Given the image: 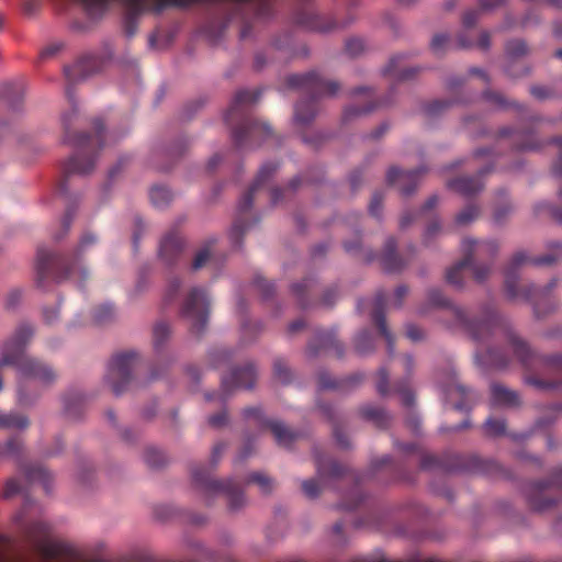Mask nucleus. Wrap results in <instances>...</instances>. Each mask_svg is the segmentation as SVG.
<instances>
[{
  "label": "nucleus",
  "instance_id": "obj_1",
  "mask_svg": "<svg viewBox=\"0 0 562 562\" xmlns=\"http://www.w3.org/2000/svg\"><path fill=\"white\" fill-rule=\"evenodd\" d=\"M427 303L440 307L439 319L450 330L463 331L475 341H486L492 336L505 339L521 362L530 356L528 345L514 331L508 322L502 317L491 304L483 305L477 316L450 302L440 290L430 289L427 292Z\"/></svg>",
  "mask_w": 562,
  "mask_h": 562
},
{
  "label": "nucleus",
  "instance_id": "obj_2",
  "mask_svg": "<svg viewBox=\"0 0 562 562\" xmlns=\"http://www.w3.org/2000/svg\"><path fill=\"white\" fill-rule=\"evenodd\" d=\"M529 261L527 255L519 251L514 255L505 269V291L510 300H526L533 305L535 313L541 316L546 313L554 311L557 303L551 300L553 290L558 286V279H551L546 285L537 286L530 284L521 290L517 288L518 269Z\"/></svg>",
  "mask_w": 562,
  "mask_h": 562
},
{
  "label": "nucleus",
  "instance_id": "obj_3",
  "mask_svg": "<svg viewBox=\"0 0 562 562\" xmlns=\"http://www.w3.org/2000/svg\"><path fill=\"white\" fill-rule=\"evenodd\" d=\"M192 482L202 494L206 503L217 495H225L231 510H238L246 504L245 495L235 479L214 480L210 473V467L195 464L191 468Z\"/></svg>",
  "mask_w": 562,
  "mask_h": 562
},
{
  "label": "nucleus",
  "instance_id": "obj_4",
  "mask_svg": "<svg viewBox=\"0 0 562 562\" xmlns=\"http://www.w3.org/2000/svg\"><path fill=\"white\" fill-rule=\"evenodd\" d=\"M140 361L139 353L136 351H125L115 355L110 361L105 375L104 384L115 395H121L127 390L133 381V371Z\"/></svg>",
  "mask_w": 562,
  "mask_h": 562
},
{
  "label": "nucleus",
  "instance_id": "obj_5",
  "mask_svg": "<svg viewBox=\"0 0 562 562\" xmlns=\"http://www.w3.org/2000/svg\"><path fill=\"white\" fill-rule=\"evenodd\" d=\"M278 165L276 162L263 164L255 178L249 190L240 198L237 204V216L231 231V237L234 243L238 241V238L248 229L249 224L246 223L245 217L251 210L255 194L262 189L277 171Z\"/></svg>",
  "mask_w": 562,
  "mask_h": 562
},
{
  "label": "nucleus",
  "instance_id": "obj_6",
  "mask_svg": "<svg viewBox=\"0 0 562 562\" xmlns=\"http://www.w3.org/2000/svg\"><path fill=\"white\" fill-rule=\"evenodd\" d=\"M211 299L207 291L201 286L191 288L182 303L181 314L189 319L198 333L206 325Z\"/></svg>",
  "mask_w": 562,
  "mask_h": 562
},
{
  "label": "nucleus",
  "instance_id": "obj_7",
  "mask_svg": "<svg viewBox=\"0 0 562 562\" xmlns=\"http://www.w3.org/2000/svg\"><path fill=\"white\" fill-rule=\"evenodd\" d=\"M10 358L12 359L11 366L16 369L20 378L37 381L44 389L57 381L58 374L55 369L37 358L31 356L22 359Z\"/></svg>",
  "mask_w": 562,
  "mask_h": 562
},
{
  "label": "nucleus",
  "instance_id": "obj_8",
  "mask_svg": "<svg viewBox=\"0 0 562 562\" xmlns=\"http://www.w3.org/2000/svg\"><path fill=\"white\" fill-rule=\"evenodd\" d=\"M97 243V236L92 233H86L82 235L74 255V260L68 263H64L61 271L55 274V279L59 282L63 280H72L79 288H82L83 282L89 277V271L81 263V257L83 254Z\"/></svg>",
  "mask_w": 562,
  "mask_h": 562
},
{
  "label": "nucleus",
  "instance_id": "obj_9",
  "mask_svg": "<svg viewBox=\"0 0 562 562\" xmlns=\"http://www.w3.org/2000/svg\"><path fill=\"white\" fill-rule=\"evenodd\" d=\"M476 245L479 246L480 252L493 254L498 249V244L495 240L477 241L471 238L463 239L462 249L464 251V258L446 272V280L450 285L457 289L464 286V269L471 263V252L468 248Z\"/></svg>",
  "mask_w": 562,
  "mask_h": 562
},
{
  "label": "nucleus",
  "instance_id": "obj_10",
  "mask_svg": "<svg viewBox=\"0 0 562 562\" xmlns=\"http://www.w3.org/2000/svg\"><path fill=\"white\" fill-rule=\"evenodd\" d=\"M288 85L292 88L303 89L313 100L325 95H335L339 90L337 82L325 80L317 72L291 75L288 77Z\"/></svg>",
  "mask_w": 562,
  "mask_h": 562
},
{
  "label": "nucleus",
  "instance_id": "obj_11",
  "mask_svg": "<svg viewBox=\"0 0 562 562\" xmlns=\"http://www.w3.org/2000/svg\"><path fill=\"white\" fill-rule=\"evenodd\" d=\"M257 373L252 363H248L243 368L233 369L229 374L222 378L221 391L218 394L207 395L209 401L218 397L220 402H224L228 395L237 389H251L256 382Z\"/></svg>",
  "mask_w": 562,
  "mask_h": 562
},
{
  "label": "nucleus",
  "instance_id": "obj_12",
  "mask_svg": "<svg viewBox=\"0 0 562 562\" xmlns=\"http://www.w3.org/2000/svg\"><path fill=\"white\" fill-rule=\"evenodd\" d=\"M386 304V294L383 291L376 292L375 296L371 300H362L358 303L359 310L370 308L371 317L376 325L381 336L387 344V352L392 356L394 353V336L386 326L384 308Z\"/></svg>",
  "mask_w": 562,
  "mask_h": 562
},
{
  "label": "nucleus",
  "instance_id": "obj_13",
  "mask_svg": "<svg viewBox=\"0 0 562 562\" xmlns=\"http://www.w3.org/2000/svg\"><path fill=\"white\" fill-rule=\"evenodd\" d=\"M244 417L247 420H254V424L260 428H270L279 446L289 447L295 438V434L283 423L268 419L259 407L245 408Z\"/></svg>",
  "mask_w": 562,
  "mask_h": 562
},
{
  "label": "nucleus",
  "instance_id": "obj_14",
  "mask_svg": "<svg viewBox=\"0 0 562 562\" xmlns=\"http://www.w3.org/2000/svg\"><path fill=\"white\" fill-rule=\"evenodd\" d=\"M554 484L551 481H536L525 488V497L536 512H544L552 508L558 499L553 496Z\"/></svg>",
  "mask_w": 562,
  "mask_h": 562
},
{
  "label": "nucleus",
  "instance_id": "obj_15",
  "mask_svg": "<svg viewBox=\"0 0 562 562\" xmlns=\"http://www.w3.org/2000/svg\"><path fill=\"white\" fill-rule=\"evenodd\" d=\"M35 334V327L26 322L21 323L12 336L3 344L0 356L8 355L16 359L27 358L24 348L31 342Z\"/></svg>",
  "mask_w": 562,
  "mask_h": 562
},
{
  "label": "nucleus",
  "instance_id": "obj_16",
  "mask_svg": "<svg viewBox=\"0 0 562 562\" xmlns=\"http://www.w3.org/2000/svg\"><path fill=\"white\" fill-rule=\"evenodd\" d=\"M271 134V128L267 123L246 119L234 131L233 137L237 147L251 148L257 138L270 136Z\"/></svg>",
  "mask_w": 562,
  "mask_h": 562
},
{
  "label": "nucleus",
  "instance_id": "obj_17",
  "mask_svg": "<svg viewBox=\"0 0 562 562\" xmlns=\"http://www.w3.org/2000/svg\"><path fill=\"white\" fill-rule=\"evenodd\" d=\"M344 472V468L335 460L317 461V479L302 481L301 487L305 496L315 498L321 493V483L326 476H339Z\"/></svg>",
  "mask_w": 562,
  "mask_h": 562
},
{
  "label": "nucleus",
  "instance_id": "obj_18",
  "mask_svg": "<svg viewBox=\"0 0 562 562\" xmlns=\"http://www.w3.org/2000/svg\"><path fill=\"white\" fill-rule=\"evenodd\" d=\"M425 172L424 167L408 171L393 167L387 172V182L397 188L403 195H409L415 191Z\"/></svg>",
  "mask_w": 562,
  "mask_h": 562
},
{
  "label": "nucleus",
  "instance_id": "obj_19",
  "mask_svg": "<svg viewBox=\"0 0 562 562\" xmlns=\"http://www.w3.org/2000/svg\"><path fill=\"white\" fill-rule=\"evenodd\" d=\"M11 362L12 359L8 355L0 356V393L4 389L2 369L5 366H11ZM29 425L30 420L27 416L15 412L3 413L0 411V428L23 430L26 429Z\"/></svg>",
  "mask_w": 562,
  "mask_h": 562
},
{
  "label": "nucleus",
  "instance_id": "obj_20",
  "mask_svg": "<svg viewBox=\"0 0 562 562\" xmlns=\"http://www.w3.org/2000/svg\"><path fill=\"white\" fill-rule=\"evenodd\" d=\"M100 67V59L94 55H88L77 60L74 65L66 67L65 75L70 82H79L97 72Z\"/></svg>",
  "mask_w": 562,
  "mask_h": 562
},
{
  "label": "nucleus",
  "instance_id": "obj_21",
  "mask_svg": "<svg viewBox=\"0 0 562 562\" xmlns=\"http://www.w3.org/2000/svg\"><path fill=\"white\" fill-rule=\"evenodd\" d=\"M443 393L448 403L452 405L454 409L467 411L469 409V403L474 397L472 392L469 391L457 378L452 376L450 383L443 389Z\"/></svg>",
  "mask_w": 562,
  "mask_h": 562
},
{
  "label": "nucleus",
  "instance_id": "obj_22",
  "mask_svg": "<svg viewBox=\"0 0 562 562\" xmlns=\"http://www.w3.org/2000/svg\"><path fill=\"white\" fill-rule=\"evenodd\" d=\"M182 250L183 240L176 232H169L160 240L159 257L167 266L175 265Z\"/></svg>",
  "mask_w": 562,
  "mask_h": 562
},
{
  "label": "nucleus",
  "instance_id": "obj_23",
  "mask_svg": "<svg viewBox=\"0 0 562 562\" xmlns=\"http://www.w3.org/2000/svg\"><path fill=\"white\" fill-rule=\"evenodd\" d=\"M329 348H333L338 356L342 355V347L337 341L334 331L319 329L308 342L307 352L311 357H315L319 355L321 351Z\"/></svg>",
  "mask_w": 562,
  "mask_h": 562
},
{
  "label": "nucleus",
  "instance_id": "obj_24",
  "mask_svg": "<svg viewBox=\"0 0 562 562\" xmlns=\"http://www.w3.org/2000/svg\"><path fill=\"white\" fill-rule=\"evenodd\" d=\"M260 94L261 92L259 90H239L235 94L234 100L225 114V120L231 122L236 117L244 116L243 109L246 105L255 103L259 99Z\"/></svg>",
  "mask_w": 562,
  "mask_h": 562
},
{
  "label": "nucleus",
  "instance_id": "obj_25",
  "mask_svg": "<svg viewBox=\"0 0 562 562\" xmlns=\"http://www.w3.org/2000/svg\"><path fill=\"white\" fill-rule=\"evenodd\" d=\"M487 171L488 169L484 168L474 177L467 176L453 179L448 182V187L465 196L476 194L483 189L482 176Z\"/></svg>",
  "mask_w": 562,
  "mask_h": 562
},
{
  "label": "nucleus",
  "instance_id": "obj_26",
  "mask_svg": "<svg viewBox=\"0 0 562 562\" xmlns=\"http://www.w3.org/2000/svg\"><path fill=\"white\" fill-rule=\"evenodd\" d=\"M42 396V390L36 386L31 380L27 381L23 378H18L16 382V402L23 407H30Z\"/></svg>",
  "mask_w": 562,
  "mask_h": 562
},
{
  "label": "nucleus",
  "instance_id": "obj_27",
  "mask_svg": "<svg viewBox=\"0 0 562 562\" xmlns=\"http://www.w3.org/2000/svg\"><path fill=\"white\" fill-rule=\"evenodd\" d=\"M23 474L30 484H40L46 493L52 491L53 476L45 468L40 464H29L23 467Z\"/></svg>",
  "mask_w": 562,
  "mask_h": 562
},
{
  "label": "nucleus",
  "instance_id": "obj_28",
  "mask_svg": "<svg viewBox=\"0 0 562 562\" xmlns=\"http://www.w3.org/2000/svg\"><path fill=\"white\" fill-rule=\"evenodd\" d=\"M58 263L55 254L46 248H40L37 251L36 282L38 286H44V279L48 276L53 266Z\"/></svg>",
  "mask_w": 562,
  "mask_h": 562
},
{
  "label": "nucleus",
  "instance_id": "obj_29",
  "mask_svg": "<svg viewBox=\"0 0 562 562\" xmlns=\"http://www.w3.org/2000/svg\"><path fill=\"white\" fill-rule=\"evenodd\" d=\"M94 164V157H88L85 153H79L67 162L65 171L67 175L85 176L93 170Z\"/></svg>",
  "mask_w": 562,
  "mask_h": 562
},
{
  "label": "nucleus",
  "instance_id": "obj_30",
  "mask_svg": "<svg viewBox=\"0 0 562 562\" xmlns=\"http://www.w3.org/2000/svg\"><path fill=\"white\" fill-rule=\"evenodd\" d=\"M491 403L493 406L510 407L518 404V396L501 384H493L491 386Z\"/></svg>",
  "mask_w": 562,
  "mask_h": 562
},
{
  "label": "nucleus",
  "instance_id": "obj_31",
  "mask_svg": "<svg viewBox=\"0 0 562 562\" xmlns=\"http://www.w3.org/2000/svg\"><path fill=\"white\" fill-rule=\"evenodd\" d=\"M381 262L385 270L392 272L400 270L404 263L396 254V241L390 237L384 244V248L381 255Z\"/></svg>",
  "mask_w": 562,
  "mask_h": 562
},
{
  "label": "nucleus",
  "instance_id": "obj_32",
  "mask_svg": "<svg viewBox=\"0 0 562 562\" xmlns=\"http://www.w3.org/2000/svg\"><path fill=\"white\" fill-rule=\"evenodd\" d=\"M471 252V263L468 265V269L471 270L472 272V276H473V279L477 282V283H483L485 282L488 277L491 276L492 273V267L490 265H486V263H481V262H477L474 258V252H477L480 255H487L486 252H480L479 251V246H472V247H469L468 248ZM495 252H493L492 255H494Z\"/></svg>",
  "mask_w": 562,
  "mask_h": 562
},
{
  "label": "nucleus",
  "instance_id": "obj_33",
  "mask_svg": "<svg viewBox=\"0 0 562 562\" xmlns=\"http://www.w3.org/2000/svg\"><path fill=\"white\" fill-rule=\"evenodd\" d=\"M363 418L372 422L378 427H385L390 422V415L382 407L367 404L360 408Z\"/></svg>",
  "mask_w": 562,
  "mask_h": 562
},
{
  "label": "nucleus",
  "instance_id": "obj_34",
  "mask_svg": "<svg viewBox=\"0 0 562 562\" xmlns=\"http://www.w3.org/2000/svg\"><path fill=\"white\" fill-rule=\"evenodd\" d=\"M316 115V110L312 100L301 101L294 109V121L299 125H307Z\"/></svg>",
  "mask_w": 562,
  "mask_h": 562
},
{
  "label": "nucleus",
  "instance_id": "obj_35",
  "mask_svg": "<svg viewBox=\"0 0 562 562\" xmlns=\"http://www.w3.org/2000/svg\"><path fill=\"white\" fill-rule=\"evenodd\" d=\"M403 55H396L391 58L385 71L400 80H405L414 76L416 69L413 67L402 66Z\"/></svg>",
  "mask_w": 562,
  "mask_h": 562
},
{
  "label": "nucleus",
  "instance_id": "obj_36",
  "mask_svg": "<svg viewBox=\"0 0 562 562\" xmlns=\"http://www.w3.org/2000/svg\"><path fill=\"white\" fill-rule=\"evenodd\" d=\"M515 137L519 150H537L543 146L533 131L515 132Z\"/></svg>",
  "mask_w": 562,
  "mask_h": 562
},
{
  "label": "nucleus",
  "instance_id": "obj_37",
  "mask_svg": "<svg viewBox=\"0 0 562 562\" xmlns=\"http://www.w3.org/2000/svg\"><path fill=\"white\" fill-rule=\"evenodd\" d=\"M85 396L79 392H69L63 397L64 411L69 417H77L83 404Z\"/></svg>",
  "mask_w": 562,
  "mask_h": 562
},
{
  "label": "nucleus",
  "instance_id": "obj_38",
  "mask_svg": "<svg viewBox=\"0 0 562 562\" xmlns=\"http://www.w3.org/2000/svg\"><path fill=\"white\" fill-rule=\"evenodd\" d=\"M248 484H256L262 494H269L273 491L276 484L272 477L263 472H252L247 476Z\"/></svg>",
  "mask_w": 562,
  "mask_h": 562
},
{
  "label": "nucleus",
  "instance_id": "obj_39",
  "mask_svg": "<svg viewBox=\"0 0 562 562\" xmlns=\"http://www.w3.org/2000/svg\"><path fill=\"white\" fill-rule=\"evenodd\" d=\"M479 205L470 203L456 215L454 223L458 226H468L473 223L479 217Z\"/></svg>",
  "mask_w": 562,
  "mask_h": 562
},
{
  "label": "nucleus",
  "instance_id": "obj_40",
  "mask_svg": "<svg viewBox=\"0 0 562 562\" xmlns=\"http://www.w3.org/2000/svg\"><path fill=\"white\" fill-rule=\"evenodd\" d=\"M149 196L156 207H165L172 200V193L166 186L153 187Z\"/></svg>",
  "mask_w": 562,
  "mask_h": 562
},
{
  "label": "nucleus",
  "instance_id": "obj_41",
  "mask_svg": "<svg viewBox=\"0 0 562 562\" xmlns=\"http://www.w3.org/2000/svg\"><path fill=\"white\" fill-rule=\"evenodd\" d=\"M376 108V104L372 101H366L363 106L358 105H349L345 109L342 114L344 122H350L353 119L360 117L373 111Z\"/></svg>",
  "mask_w": 562,
  "mask_h": 562
},
{
  "label": "nucleus",
  "instance_id": "obj_42",
  "mask_svg": "<svg viewBox=\"0 0 562 562\" xmlns=\"http://www.w3.org/2000/svg\"><path fill=\"white\" fill-rule=\"evenodd\" d=\"M561 258H562V243L557 241V243H552L550 245L549 254L541 256V257H537V258L532 259L531 262L536 266L551 265Z\"/></svg>",
  "mask_w": 562,
  "mask_h": 562
},
{
  "label": "nucleus",
  "instance_id": "obj_43",
  "mask_svg": "<svg viewBox=\"0 0 562 562\" xmlns=\"http://www.w3.org/2000/svg\"><path fill=\"white\" fill-rule=\"evenodd\" d=\"M143 458L146 464L153 469L160 468L166 463L165 454L155 447L146 448Z\"/></svg>",
  "mask_w": 562,
  "mask_h": 562
},
{
  "label": "nucleus",
  "instance_id": "obj_44",
  "mask_svg": "<svg viewBox=\"0 0 562 562\" xmlns=\"http://www.w3.org/2000/svg\"><path fill=\"white\" fill-rule=\"evenodd\" d=\"M116 308L113 304L104 303L94 308L93 317L94 321L104 324L115 318Z\"/></svg>",
  "mask_w": 562,
  "mask_h": 562
},
{
  "label": "nucleus",
  "instance_id": "obj_45",
  "mask_svg": "<svg viewBox=\"0 0 562 562\" xmlns=\"http://www.w3.org/2000/svg\"><path fill=\"white\" fill-rule=\"evenodd\" d=\"M273 375L281 384H288L291 381V370L283 359L278 358L273 361Z\"/></svg>",
  "mask_w": 562,
  "mask_h": 562
},
{
  "label": "nucleus",
  "instance_id": "obj_46",
  "mask_svg": "<svg viewBox=\"0 0 562 562\" xmlns=\"http://www.w3.org/2000/svg\"><path fill=\"white\" fill-rule=\"evenodd\" d=\"M355 348L361 355L368 353L373 349L372 335L368 329H363L357 335Z\"/></svg>",
  "mask_w": 562,
  "mask_h": 562
},
{
  "label": "nucleus",
  "instance_id": "obj_47",
  "mask_svg": "<svg viewBox=\"0 0 562 562\" xmlns=\"http://www.w3.org/2000/svg\"><path fill=\"white\" fill-rule=\"evenodd\" d=\"M360 380H361L360 375H353V376H350L345 382L337 383L336 381L331 380L328 374L322 373V374H319L318 383H319V386L322 389H341V390H345L346 389L345 385H344L345 383L356 384V383H359Z\"/></svg>",
  "mask_w": 562,
  "mask_h": 562
},
{
  "label": "nucleus",
  "instance_id": "obj_48",
  "mask_svg": "<svg viewBox=\"0 0 562 562\" xmlns=\"http://www.w3.org/2000/svg\"><path fill=\"white\" fill-rule=\"evenodd\" d=\"M212 243L213 241H207L203 247H201L196 251V254H195V256H194V258L192 260V263H191V269L193 271H196V270L201 269L210 260Z\"/></svg>",
  "mask_w": 562,
  "mask_h": 562
},
{
  "label": "nucleus",
  "instance_id": "obj_49",
  "mask_svg": "<svg viewBox=\"0 0 562 562\" xmlns=\"http://www.w3.org/2000/svg\"><path fill=\"white\" fill-rule=\"evenodd\" d=\"M23 448V442L18 438H10L4 446L0 445V460L5 456H18Z\"/></svg>",
  "mask_w": 562,
  "mask_h": 562
},
{
  "label": "nucleus",
  "instance_id": "obj_50",
  "mask_svg": "<svg viewBox=\"0 0 562 562\" xmlns=\"http://www.w3.org/2000/svg\"><path fill=\"white\" fill-rule=\"evenodd\" d=\"M170 336V327L167 323H157L154 327V345L160 348Z\"/></svg>",
  "mask_w": 562,
  "mask_h": 562
},
{
  "label": "nucleus",
  "instance_id": "obj_51",
  "mask_svg": "<svg viewBox=\"0 0 562 562\" xmlns=\"http://www.w3.org/2000/svg\"><path fill=\"white\" fill-rule=\"evenodd\" d=\"M232 358V350L225 347L215 348L210 352V361L214 367L227 362Z\"/></svg>",
  "mask_w": 562,
  "mask_h": 562
},
{
  "label": "nucleus",
  "instance_id": "obj_52",
  "mask_svg": "<svg viewBox=\"0 0 562 562\" xmlns=\"http://www.w3.org/2000/svg\"><path fill=\"white\" fill-rule=\"evenodd\" d=\"M450 45L449 36L446 33L436 34L430 43L431 50L439 55L448 49Z\"/></svg>",
  "mask_w": 562,
  "mask_h": 562
},
{
  "label": "nucleus",
  "instance_id": "obj_53",
  "mask_svg": "<svg viewBox=\"0 0 562 562\" xmlns=\"http://www.w3.org/2000/svg\"><path fill=\"white\" fill-rule=\"evenodd\" d=\"M506 53L512 58H517L527 53V45L521 40L510 41L506 45Z\"/></svg>",
  "mask_w": 562,
  "mask_h": 562
},
{
  "label": "nucleus",
  "instance_id": "obj_54",
  "mask_svg": "<svg viewBox=\"0 0 562 562\" xmlns=\"http://www.w3.org/2000/svg\"><path fill=\"white\" fill-rule=\"evenodd\" d=\"M484 427L486 432L491 436H499L505 431V423L503 419L487 418Z\"/></svg>",
  "mask_w": 562,
  "mask_h": 562
},
{
  "label": "nucleus",
  "instance_id": "obj_55",
  "mask_svg": "<svg viewBox=\"0 0 562 562\" xmlns=\"http://www.w3.org/2000/svg\"><path fill=\"white\" fill-rule=\"evenodd\" d=\"M261 330V324L259 322H245L241 325V336L244 340H251L255 334Z\"/></svg>",
  "mask_w": 562,
  "mask_h": 562
},
{
  "label": "nucleus",
  "instance_id": "obj_56",
  "mask_svg": "<svg viewBox=\"0 0 562 562\" xmlns=\"http://www.w3.org/2000/svg\"><path fill=\"white\" fill-rule=\"evenodd\" d=\"M442 232V226L439 221L435 220L428 224L424 233V244L428 245L431 239L436 238Z\"/></svg>",
  "mask_w": 562,
  "mask_h": 562
},
{
  "label": "nucleus",
  "instance_id": "obj_57",
  "mask_svg": "<svg viewBox=\"0 0 562 562\" xmlns=\"http://www.w3.org/2000/svg\"><path fill=\"white\" fill-rule=\"evenodd\" d=\"M405 335L413 342L422 341L426 337V333L424 331V329L416 326L415 324L406 325Z\"/></svg>",
  "mask_w": 562,
  "mask_h": 562
},
{
  "label": "nucleus",
  "instance_id": "obj_58",
  "mask_svg": "<svg viewBox=\"0 0 562 562\" xmlns=\"http://www.w3.org/2000/svg\"><path fill=\"white\" fill-rule=\"evenodd\" d=\"M312 285L311 279H305L302 282L294 283L292 285L293 294L299 299L300 304L305 307L306 303L303 301V293L307 291Z\"/></svg>",
  "mask_w": 562,
  "mask_h": 562
},
{
  "label": "nucleus",
  "instance_id": "obj_59",
  "mask_svg": "<svg viewBox=\"0 0 562 562\" xmlns=\"http://www.w3.org/2000/svg\"><path fill=\"white\" fill-rule=\"evenodd\" d=\"M60 194L64 196L65 203L67 205V211H66L65 218L63 221V225H64L65 229H68V227L70 225V217H71V210H70L71 196L68 193V188H67L66 183H63L60 186Z\"/></svg>",
  "mask_w": 562,
  "mask_h": 562
},
{
  "label": "nucleus",
  "instance_id": "obj_60",
  "mask_svg": "<svg viewBox=\"0 0 562 562\" xmlns=\"http://www.w3.org/2000/svg\"><path fill=\"white\" fill-rule=\"evenodd\" d=\"M375 386L379 394L386 395L389 393V374L384 369L379 370Z\"/></svg>",
  "mask_w": 562,
  "mask_h": 562
},
{
  "label": "nucleus",
  "instance_id": "obj_61",
  "mask_svg": "<svg viewBox=\"0 0 562 562\" xmlns=\"http://www.w3.org/2000/svg\"><path fill=\"white\" fill-rule=\"evenodd\" d=\"M481 12H493L505 4V0H477Z\"/></svg>",
  "mask_w": 562,
  "mask_h": 562
},
{
  "label": "nucleus",
  "instance_id": "obj_62",
  "mask_svg": "<svg viewBox=\"0 0 562 562\" xmlns=\"http://www.w3.org/2000/svg\"><path fill=\"white\" fill-rule=\"evenodd\" d=\"M530 92L538 100H547L554 97L553 90L544 86L532 87Z\"/></svg>",
  "mask_w": 562,
  "mask_h": 562
},
{
  "label": "nucleus",
  "instance_id": "obj_63",
  "mask_svg": "<svg viewBox=\"0 0 562 562\" xmlns=\"http://www.w3.org/2000/svg\"><path fill=\"white\" fill-rule=\"evenodd\" d=\"M513 211V206L509 202H506L497 206L494 211V220L497 223L503 222Z\"/></svg>",
  "mask_w": 562,
  "mask_h": 562
},
{
  "label": "nucleus",
  "instance_id": "obj_64",
  "mask_svg": "<svg viewBox=\"0 0 562 562\" xmlns=\"http://www.w3.org/2000/svg\"><path fill=\"white\" fill-rule=\"evenodd\" d=\"M552 144L558 145L561 148L559 158L553 167V172L558 177H562V137H554L549 140Z\"/></svg>",
  "mask_w": 562,
  "mask_h": 562
}]
</instances>
